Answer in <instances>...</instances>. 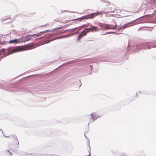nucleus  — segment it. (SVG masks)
Returning <instances> with one entry per match:
<instances>
[{
  "instance_id": "f257e3e1",
  "label": "nucleus",
  "mask_w": 156,
  "mask_h": 156,
  "mask_svg": "<svg viewBox=\"0 0 156 156\" xmlns=\"http://www.w3.org/2000/svg\"><path fill=\"white\" fill-rule=\"evenodd\" d=\"M148 44L147 43L140 44L137 45V49L138 50L141 48L144 49H150L151 48L150 47L149 45H148Z\"/></svg>"
},
{
  "instance_id": "f03ea898",
  "label": "nucleus",
  "mask_w": 156,
  "mask_h": 156,
  "mask_svg": "<svg viewBox=\"0 0 156 156\" xmlns=\"http://www.w3.org/2000/svg\"><path fill=\"white\" fill-rule=\"evenodd\" d=\"M102 13H106V12H97L92 14L87 15V19H93L97 16L100 15Z\"/></svg>"
},
{
  "instance_id": "7ed1b4c3",
  "label": "nucleus",
  "mask_w": 156,
  "mask_h": 156,
  "mask_svg": "<svg viewBox=\"0 0 156 156\" xmlns=\"http://www.w3.org/2000/svg\"><path fill=\"white\" fill-rule=\"evenodd\" d=\"M25 48H23L21 47H16L14 49L11 50L10 52L11 53H13L17 52L23 51L24 50H25Z\"/></svg>"
},
{
  "instance_id": "20e7f679",
  "label": "nucleus",
  "mask_w": 156,
  "mask_h": 156,
  "mask_svg": "<svg viewBox=\"0 0 156 156\" xmlns=\"http://www.w3.org/2000/svg\"><path fill=\"white\" fill-rule=\"evenodd\" d=\"M88 30H89V32H90V31L93 32L94 31H98V29L97 27L92 26L90 28H87Z\"/></svg>"
},
{
  "instance_id": "39448f33",
  "label": "nucleus",
  "mask_w": 156,
  "mask_h": 156,
  "mask_svg": "<svg viewBox=\"0 0 156 156\" xmlns=\"http://www.w3.org/2000/svg\"><path fill=\"white\" fill-rule=\"evenodd\" d=\"M20 42V40L18 39H15L14 40H11L9 42V44H17Z\"/></svg>"
},
{
  "instance_id": "423d86ee",
  "label": "nucleus",
  "mask_w": 156,
  "mask_h": 156,
  "mask_svg": "<svg viewBox=\"0 0 156 156\" xmlns=\"http://www.w3.org/2000/svg\"><path fill=\"white\" fill-rule=\"evenodd\" d=\"M49 32V30H47L41 32H40V33H39L37 34L31 35V36H34V35H36L37 36H39L41 35H43L44 33H48Z\"/></svg>"
},
{
  "instance_id": "0eeeda50",
  "label": "nucleus",
  "mask_w": 156,
  "mask_h": 156,
  "mask_svg": "<svg viewBox=\"0 0 156 156\" xmlns=\"http://www.w3.org/2000/svg\"><path fill=\"white\" fill-rule=\"evenodd\" d=\"M89 32V30H88L87 28H86L82 31L81 33L82 34H83V36H84L86 35L87 33Z\"/></svg>"
},
{
  "instance_id": "6e6552de",
  "label": "nucleus",
  "mask_w": 156,
  "mask_h": 156,
  "mask_svg": "<svg viewBox=\"0 0 156 156\" xmlns=\"http://www.w3.org/2000/svg\"><path fill=\"white\" fill-rule=\"evenodd\" d=\"M89 32V30H88L87 28H86L82 31L81 33L82 34H83V36H84L86 35L87 33Z\"/></svg>"
},
{
  "instance_id": "1a4fd4ad",
  "label": "nucleus",
  "mask_w": 156,
  "mask_h": 156,
  "mask_svg": "<svg viewBox=\"0 0 156 156\" xmlns=\"http://www.w3.org/2000/svg\"><path fill=\"white\" fill-rule=\"evenodd\" d=\"M133 25L134 24L132 25L131 23H129L124 25L122 27V28H125L128 27H130Z\"/></svg>"
},
{
  "instance_id": "9d476101",
  "label": "nucleus",
  "mask_w": 156,
  "mask_h": 156,
  "mask_svg": "<svg viewBox=\"0 0 156 156\" xmlns=\"http://www.w3.org/2000/svg\"><path fill=\"white\" fill-rule=\"evenodd\" d=\"M105 26V28L107 29H115V27H113L108 24H106Z\"/></svg>"
},
{
  "instance_id": "9b49d317",
  "label": "nucleus",
  "mask_w": 156,
  "mask_h": 156,
  "mask_svg": "<svg viewBox=\"0 0 156 156\" xmlns=\"http://www.w3.org/2000/svg\"><path fill=\"white\" fill-rule=\"evenodd\" d=\"M13 140H14V141L15 142V144H19V141L16 136H15L13 137Z\"/></svg>"
},
{
  "instance_id": "f8f14e48",
  "label": "nucleus",
  "mask_w": 156,
  "mask_h": 156,
  "mask_svg": "<svg viewBox=\"0 0 156 156\" xmlns=\"http://www.w3.org/2000/svg\"><path fill=\"white\" fill-rule=\"evenodd\" d=\"M5 154L7 156H11L12 154L9 151V150L5 152Z\"/></svg>"
},
{
  "instance_id": "ddd939ff",
  "label": "nucleus",
  "mask_w": 156,
  "mask_h": 156,
  "mask_svg": "<svg viewBox=\"0 0 156 156\" xmlns=\"http://www.w3.org/2000/svg\"><path fill=\"white\" fill-rule=\"evenodd\" d=\"M84 36H83V34L81 33L78 36L77 39V41H79L81 38L82 37Z\"/></svg>"
},
{
  "instance_id": "4468645a",
  "label": "nucleus",
  "mask_w": 156,
  "mask_h": 156,
  "mask_svg": "<svg viewBox=\"0 0 156 156\" xmlns=\"http://www.w3.org/2000/svg\"><path fill=\"white\" fill-rule=\"evenodd\" d=\"M81 20H83L84 19H87V15L83 16L81 18H80Z\"/></svg>"
},
{
  "instance_id": "2eb2a0df",
  "label": "nucleus",
  "mask_w": 156,
  "mask_h": 156,
  "mask_svg": "<svg viewBox=\"0 0 156 156\" xmlns=\"http://www.w3.org/2000/svg\"><path fill=\"white\" fill-rule=\"evenodd\" d=\"M91 116L90 117V120H91V121H92V122L94 121V117H93L92 114H91Z\"/></svg>"
},
{
  "instance_id": "dca6fc26",
  "label": "nucleus",
  "mask_w": 156,
  "mask_h": 156,
  "mask_svg": "<svg viewBox=\"0 0 156 156\" xmlns=\"http://www.w3.org/2000/svg\"><path fill=\"white\" fill-rule=\"evenodd\" d=\"M65 31H64V32L63 31H59L58 33H57V34H60V33H63L65 32Z\"/></svg>"
},
{
  "instance_id": "f3484780",
  "label": "nucleus",
  "mask_w": 156,
  "mask_h": 156,
  "mask_svg": "<svg viewBox=\"0 0 156 156\" xmlns=\"http://www.w3.org/2000/svg\"><path fill=\"white\" fill-rule=\"evenodd\" d=\"M49 24H47L45 25H42V27H46V26H49Z\"/></svg>"
},
{
  "instance_id": "a211bd4d",
  "label": "nucleus",
  "mask_w": 156,
  "mask_h": 156,
  "mask_svg": "<svg viewBox=\"0 0 156 156\" xmlns=\"http://www.w3.org/2000/svg\"><path fill=\"white\" fill-rule=\"evenodd\" d=\"M62 27H58L57 28H56V29H54V30H55L56 29H60L62 28Z\"/></svg>"
},
{
  "instance_id": "6ab92c4d",
  "label": "nucleus",
  "mask_w": 156,
  "mask_h": 156,
  "mask_svg": "<svg viewBox=\"0 0 156 156\" xmlns=\"http://www.w3.org/2000/svg\"><path fill=\"white\" fill-rule=\"evenodd\" d=\"M104 24H101L100 25H99L101 27H102V26H104Z\"/></svg>"
},
{
  "instance_id": "aec40b11",
  "label": "nucleus",
  "mask_w": 156,
  "mask_h": 156,
  "mask_svg": "<svg viewBox=\"0 0 156 156\" xmlns=\"http://www.w3.org/2000/svg\"><path fill=\"white\" fill-rule=\"evenodd\" d=\"M53 23L54 24H55L56 23V21H55Z\"/></svg>"
},
{
  "instance_id": "412c9836",
  "label": "nucleus",
  "mask_w": 156,
  "mask_h": 156,
  "mask_svg": "<svg viewBox=\"0 0 156 156\" xmlns=\"http://www.w3.org/2000/svg\"><path fill=\"white\" fill-rule=\"evenodd\" d=\"M147 16V15H145L144 16Z\"/></svg>"
}]
</instances>
